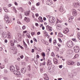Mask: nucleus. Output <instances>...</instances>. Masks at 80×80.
<instances>
[{"instance_id":"27","label":"nucleus","mask_w":80,"mask_h":80,"mask_svg":"<svg viewBox=\"0 0 80 80\" xmlns=\"http://www.w3.org/2000/svg\"><path fill=\"white\" fill-rule=\"evenodd\" d=\"M15 66L16 67V69H17V70H20V68H19V67L18 66V65H16Z\"/></svg>"},{"instance_id":"40","label":"nucleus","mask_w":80,"mask_h":80,"mask_svg":"<svg viewBox=\"0 0 80 80\" xmlns=\"http://www.w3.org/2000/svg\"><path fill=\"white\" fill-rule=\"evenodd\" d=\"M58 40L61 43H62V40H61V39L60 38H59Z\"/></svg>"},{"instance_id":"16","label":"nucleus","mask_w":80,"mask_h":80,"mask_svg":"<svg viewBox=\"0 0 80 80\" xmlns=\"http://www.w3.org/2000/svg\"><path fill=\"white\" fill-rule=\"evenodd\" d=\"M79 3H75V5H74V7H79Z\"/></svg>"},{"instance_id":"30","label":"nucleus","mask_w":80,"mask_h":80,"mask_svg":"<svg viewBox=\"0 0 80 80\" xmlns=\"http://www.w3.org/2000/svg\"><path fill=\"white\" fill-rule=\"evenodd\" d=\"M51 55L52 57H55V54H54V52H52L51 53Z\"/></svg>"},{"instance_id":"60","label":"nucleus","mask_w":80,"mask_h":80,"mask_svg":"<svg viewBox=\"0 0 80 80\" xmlns=\"http://www.w3.org/2000/svg\"><path fill=\"white\" fill-rule=\"evenodd\" d=\"M59 68H62V65H61V66H59Z\"/></svg>"},{"instance_id":"49","label":"nucleus","mask_w":80,"mask_h":80,"mask_svg":"<svg viewBox=\"0 0 80 80\" xmlns=\"http://www.w3.org/2000/svg\"><path fill=\"white\" fill-rule=\"evenodd\" d=\"M70 19H71V20H72V19H73V16H72V17H71L69 18Z\"/></svg>"},{"instance_id":"15","label":"nucleus","mask_w":80,"mask_h":80,"mask_svg":"<svg viewBox=\"0 0 80 80\" xmlns=\"http://www.w3.org/2000/svg\"><path fill=\"white\" fill-rule=\"evenodd\" d=\"M52 69L50 68V67H48V72H49V73H51L52 72Z\"/></svg>"},{"instance_id":"51","label":"nucleus","mask_w":80,"mask_h":80,"mask_svg":"<svg viewBox=\"0 0 80 80\" xmlns=\"http://www.w3.org/2000/svg\"><path fill=\"white\" fill-rule=\"evenodd\" d=\"M57 28L58 29H59V28H60V25H57Z\"/></svg>"},{"instance_id":"47","label":"nucleus","mask_w":80,"mask_h":80,"mask_svg":"<svg viewBox=\"0 0 80 80\" xmlns=\"http://www.w3.org/2000/svg\"><path fill=\"white\" fill-rule=\"evenodd\" d=\"M17 60L18 61H19L20 62V58H18L17 59Z\"/></svg>"},{"instance_id":"34","label":"nucleus","mask_w":80,"mask_h":80,"mask_svg":"<svg viewBox=\"0 0 80 80\" xmlns=\"http://www.w3.org/2000/svg\"><path fill=\"white\" fill-rule=\"evenodd\" d=\"M28 70H30V66H28Z\"/></svg>"},{"instance_id":"14","label":"nucleus","mask_w":80,"mask_h":80,"mask_svg":"<svg viewBox=\"0 0 80 80\" xmlns=\"http://www.w3.org/2000/svg\"><path fill=\"white\" fill-rule=\"evenodd\" d=\"M2 37H3L4 38H6L7 37V35L5 33H3L2 34Z\"/></svg>"},{"instance_id":"26","label":"nucleus","mask_w":80,"mask_h":80,"mask_svg":"<svg viewBox=\"0 0 80 80\" xmlns=\"http://www.w3.org/2000/svg\"><path fill=\"white\" fill-rule=\"evenodd\" d=\"M3 9H4L5 12H8V10H7V8H6L4 7Z\"/></svg>"},{"instance_id":"28","label":"nucleus","mask_w":80,"mask_h":80,"mask_svg":"<svg viewBox=\"0 0 80 80\" xmlns=\"http://www.w3.org/2000/svg\"><path fill=\"white\" fill-rule=\"evenodd\" d=\"M4 62L5 63H8V60L7 59H5L4 60Z\"/></svg>"},{"instance_id":"63","label":"nucleus","mask_w":80,"mask_h":80,"mask_svg":"<svg viewBox=\"0 0 80 80\" xmlns=\"http://www.w3.org/2000/svg\"><path fill=\"white\" fill-rule=\"evenodd\" d=\"M34 41L36 42H37V39H36L35 38H34Z\"/></svg>"},{"instance_id":"20","label":"nucleus","mask_w":80,"mask_h":80,"mask_svg":"<svg viewBox=\"0 0 80 80\" xmlns=\"http://www.w3.org/2000/svg\"><path fill=\"white\" fill-rule=\"evenodd\" d=\"M24 13L26 15H29V14H30V13H29L28 11H26Z\"/></svg>"},{"instance_id":"10","label":"nucleus","mask_w":80,"mask_h":80,"mask_svg":"<svg viewBox=\"0 0 80 80\" xmlns=\"http://www.w3.org/2000/svg\"><path fill=\"white\" fill-rule=\"evenodd\" d=\"M72 14L73 16H77V11L75 10H73L72 12Z\"/></svg>"},{"instance_id":"6","label":"nucleus","mask_w":80,"mask_h":80,"mask_svg":"<svg viewBox=\"0 0 80 80\" xmlns=\"http://www.w3.org/2000/svg\"><path fill=\"white\" fill-rule=\"evenodd\" d=\"M14 73L16 75H21V72L18 71H14Z\"/></svg>"},{"instance_id":"21","label":"nucleus","mask_w":80,"mask_h":80,"mask_svg":"<svg viewBox=\"0 0 80 80\" xmlns=\"http://www.w3.org/2000/svg\"><path fill=\"white\" fill-rule=\"evenodd\" d=\"M17 49V48H16L15 47H12V48H11V49L12 50H16V49Z\"/></svg>"},{"instance_id":"23","label":"nucleus","mask_w":80,"mask_h":80,"mask_svg":"<svg viewBox=\"0 0 80 80\" xmlns=\"http://www.w3.org/2000/svg\"><path fill=\"white\" fill-rule=\"evenodd\" d=\"M41 55L43 57H45V53L44 52H42Z\"/></svg>"},{"instance_id":"24","label":"nucleus","mask_w":80,"mask_h":80,"mask_svg":"<svg viewBox=\"0 0 80 80\" xmlns=\"http://www.w3.org/2000/svg\"><path fill=\"white\" fill-rule=\"evenodd\" d=\"M60 12H62L63 11V7H61L60 8Z\"/></svg>"},{"instance_id":"52","label":"nucleus","mask_w":80,"mask_h":80,"mask_svg":"<svg viewBox=\"0 0 80 80\" xmlns=\"http://www.w3.org/2000/svg\"><path fill=\"white\" fill-rule=\"evenodd\" d=\"M58 22H60V20L58 19V18H57V23H58Z\"/></svg>"},{"instance_id":"5","label":"nucleus","mask_w":80,"mask_h":80,"mask_svg":"<svg viewBox=\"0 0 80 80\" xmlns=\"http://www.w3.org/2000/svg\"><path fill=\"white\" fill-rule=\"evenodd\" d=\"M46 29L47 30L49 31V32H52V27L48 25L46 26Z\"/></svg>"},{"instance_id":"57","label":"nucleus","mask_w":80,"mask_h":80,"mask_svg":"<svg viewBox=\"0 0 80 80\" xmlns=\"http://www.w3.org/2000/svg\"><path fill=\"white\" fill-rule=\"evenodd\" d=\"M20 45H19V44H17V47H19V48H20Z\"/></svg>"},{"instance_id":"43","label":"nucleus","mask_w":80,"mask_h":80,"mask_svg":"<svg viewBox=\"0 0 80 80\" xmlns=\"http://www.w3.org/2000/svg\"><path fill=\"white\" fill-rule=\"evenodd\" d=\"M3 33V32L2 30L0 31V34H2V35Z\"/></svg>"},{"instance_id":"4","label":"nucleus","mask_w":80,"mask_h":80,"mask_svg":"<svg viewBox=\"0 0 80 80\" xmlns=\"http://www.w3.org/2000/svg\"><path fill=\"white\" fill-rule=\"evenodd\" d=\"M74 51L76 53H78L79 52V48L78 46H75L74 48Z\"/></svg>"},{"instance_id":"7","label":"nucleus","mask_w":80,"mask_h":80,"mask_svg":"<svg viewBox=\"0 0 80 80\" xmlns=\"http://www.w3.org/2000/svg\"><path fill=\"white\" fill-rule=\"evenodd\" d=\"M15 67L13 66H10V71L12 72L15 71Z\"/></svg>"},{"instance_id":"29","label":"nucleus","mask_w":80,"mask_h":80,"mask_svg":"<svg viewBox=\"0 0 80 80\" xmlns=\"http://www.w3.org/2000/svg\"><path fill=\"white\" fill-rule=\"evenodd\" d=\"M78 38L80 40V33L79 32H78Z\"/></svg>"},{"instance_id":"61","label":"nucleus","mask_w":80,"mask_h":80,"mask_svg":"<svg viewBox=\"0 0 80 80\" xmlns=\"http://www.w3.org/2000/svg\"><path fill=\"white\" fill-rule=\"evenodd\" d=\"M36 57L37 58H39V55H37Z\"/></svg>"},{"instance_id":"38","label":"nucleus","mask_w":80,"mask_h":80,"mask_svg":"<svg viewBox=\"0 0 80 80\" xmlns=\"http://www.w3.org/2000/svg\"><path fill=\"white\" fill-rule=\"evenodd\" d=\"M22 29H23L24 30L26 28V26H23L22 27Z\"/></svg>"},{"instance_id":"56","label":"nucleus","mask_w":80,"mask_h":80,"mask_svg":"<svg viewBox=\"0 0 80 80\" xmlns=\"http://www.w3.org/2000/svg\"><path fill=\"white\" fill-rule=\"evenodd\" d=\"M31 52H32V53H33V52H34V49H32Z\"/></svg>"},{"instance_id":"54","label":"nucleus","mask_w":80,"mask_h":80,"mask_svg":"<svg viewBox=\"0 0 80 80\" xmlns=\"http://www.w3.org/2000/svg\"><path fill=\"white\" fill-rule=\"evenodd\" d=\"M45 45H48V42H45Z\"/></svg>"},{"instance_id":"59","label":"nucleus","mask_w":80,"mask_h":80,"mask_svg":"<svg viewBox=\"0 0 80 80\" xmlns=\"http://www.w3.org/2000/svg\"><path fill=\"white\" fill-rule=\"evenodd\" d=\"M21 58V59H22L23 58V56L22 55L20 57Z\"/></svg>"},{"instance_id":"62","label":"nucleus","mask_w":80,"mask_h":80,"mask_svg":"<svg viewBox=\"0 0 80 80\" xmlns=\"http://www.w3.org/2000/svg\"><path fill=\"white\" fill-rule=\"evenodd\" d=\"M58 47H61V45L59 44V43L58 44Z\"/></svg>"},{"instance_id":"37","label":"nucleus","mask_w":80,"mask_h":80,"mask_svg":"<svg viewBox=\"0 0 80 80\" xmlns=\"http://www.w3.org/2000/svg\"><path fill=\"white\" fill-rule=\"evenodd\" d=\"M25 60L26 62H28V57H26L25 58Z\"/></svg>"},{"instance_id":"36","label":"nucleus","mask_w":80,"mask_h":80,"mask_svg":"<svg viewBox=\"0 0 80 80\" xmlns=\"http://www.w3.org/2000/svg\"><path fill=\"white\" fill-rule=\"evenodd\" d=\"M54 45H56L57 44V41L56 40H54Z\"/></svg>"},{"instance_id":"31","label":"nucleus","mask_w":80,"mask_h":80,"mask_svg":"<svg viewBox=\"0 0 80 80\" xmlns=\"http://www.w3.org/2000/svg\"><path fill=\"white\" fill-rule=\"evenodd\" d=\"M4 67H5L4 65H3L2 66L0 65V68L1 69H2L3 68H4Z\"/></svg>"},{"instance_id":"41","label":"nucleus","mask_w":80,"mask_h":80,"mask_svg":"<svg viewBox=\"0 0 80 80\" xmlns=\"http://www.w3.org/2000/svg\"><path fill=\"white\" fill-rule=\"evenodd\" d=\"M58 36L61 37H63V34H62V36H61V35H60V33H59V34H58Z\"/></svg>"},{"instance_id":"48","label":"nucleus","mask_w":80,"mask_h":80,"mask_svg":"<svg viewBox=\"0 0 80 80\" xmlns=\"http://www.w3.org/2000/svg\"><path fill=\"white\" fill-rule=\"evenodd\" d=\"M35 8L34 7H32L31 8V10H34Z\"/></svg>"},{"instance_id":"50","label":"nucleus","mask_w":80,"mask_h":80,"mask_svg":"<svg viewBox=\"0 0 80 80\" xmlns=\"http://www.w3.org/2000/svg\"><path fill=\"white\" fill-rule=\"evenodd\" d=\"M46 63V62L45 61H44L43 63H42V65H45V64Z\"/></svg>"},{"instance_id":"39","label":"nucleus","mask_w":80,"mask_h":80,"mask_svg":"<svg viewBox=\"0 0 80 80\" xmlns=\"http://www.w3.org/2000/svg\"><path fill=\"white\" fill-rule=\"evenodd\" d=\"M74 63V62H71V63L70 64V65H72Z\"/></svg>"},{"instance_id":"13","label":"nucleus","mask_w":80,"mask_h":80,"mask_svg":"<svg viewBox=\"0 0 80 80\" xmlns=\"http://www.w3.org/2000/svg\"><path fill=\"white\" fill-rule=\"evenodd\" d=\"M44 75L45 76V80H49V78H48V76H47V74H44Z\"/></svg>"},{"instance_id":"18","label":"nucleus","mask_w":80,"mask_h":80,"mask_svg":"<svg viewBox=\"0 0 80 80\" xmlns=\"http://www.w3.org/2000/svg\"><path fill=\"white\" fill-rule=\"evenodd\" d=\"M44 34H45V37H47V36H48V33H47V32L46 31H44Z\"/></svg>"},{"instance_id":"53","label":"nucleus","mask_w":80,"mask_h":80,"mask_svg":"<svg viewBox=\"0 0 80 80\" xmlns=\"http://www.w3.org/2000/svg\"><path fill=\"white\" fill-rule=\"evenodd\" d=\"M49 42L51 43L52 42V39H50L49 40Z\"/></svg>"},{"instance_id":"42","label":"nucleus","mask_w":80,"mask_h":80,"mask_svg":"<svg viewBox=\"0 0 80 80\" xmlns=\"http://www.w3.org/2000/svg\"><path fill=\"white\" fill-rule=\"evenodd\" d=\"M77 66H80V62H77Z\"/></svg>"},{"instance_id":"33","label":"nucleus","mask_w":80,"mask_h":80,"mask_svg":"<svg viewBox=\"0 0 80 80\" xmlns=\"http://www.w3.org/2000/svg\"><path fill=\"white\" fill-rule=\"evenodd\" d=\"M13 10H14V12H15V13H16L17 10H16V8H15V7H13Z\"/></svg>"},{"instance_id":"1","label":"nucleus","mask_w":80,"mask_h":80,"mask_svg":"<svg viewBox=\"0 0 80 80\" xmlns=\"http://www.w3.org/2000/svg\"><path fill=\"white\" fill-rule=\"evenodd\" d=\"M55 19L53 18L52 17H50L49 18V22L51 23H53L55 22Z\"/></svg>"},{"instance_id":"25","label":"nucleus","mask_w":80,"mask_h":80,"mask_svg":"<svg viewBox=\"0 0 80 80\" xmlns=\"http://www.w3.org/2000/svg\"><path fill=\"white\" fill-rule=\"evenodd\" d=\"M67 29L68 30V31H67V30H66L65 31H63V33H68V32H69V30H68V29L67 28Z\"/></svg>"},{"instance_id":"17","label":"nucleus","mask_w":80,"mask_h":80,"mask_svg":"<svg viewBox=\"0 0 80 80\" xmlns=\"http://www.w3.org/2000/svg\"><path fill=\"white\" fill-rule=\"evenodd\" d=\"M10 42V43H11V46H14V42H13V41L11 40Z\"/></svg>"},{"instance_id":"12","label":"nucleus","mask_w":80,"mask_h":80,"mask_svg":"<svg viewBox=\"0 0 80 80\" xmlns=\"http://www.w3.org/2000/svg\"><path fill=\"white\" fill-rule=\"evenodd\" d=\"M24 20L25 21L27 22V23H28V22H30V19H29V18H28L25 17L24 19Z\"/></svg>"},{"instance_id":"9","label":"nucleus","mask_w":80,"mask_h":80,"mask_svg":"<svg viewBox=\"0 0 80 80\" xmlns=\"http://www.w3.org/2000/svg\"><path fill=\"white\" fill-rule=\"evenodd\" d=\"M26 68H22L21 70V73H25V72H26Z\"/></svg>"},{"instance_id":"58","label":"nucleus","mask_w":80,"mask_h":80,"mask_svg":"<svg viewBox=\"0 0 80 80\" xmlns=\"http://www.w3.org/2000/svg\"><path fill=\"white\" fill-rule=\"evenodd\" d=\"M8 7H11V6H12V4H9L8 5Z\"/></svg>"},{"instance_id":"19","label":"nucleus","mask_w":80,"mask_h":80,"mask_svg":"<svg viewBox=\"0 0 80 80\" xmlns=\"http://www.w3.org/2000/svg\"><path fill=\"white\" fill-rule=\"evenodd\" d=\"M53 61L55 64H57L58 63V60L57 59H55L54 60H53Z\"/></svg>"},{"instance_id":"55","label":"nucleus","mask_w":80,"mask_h":80,"mask_svg":"<svg viewBox=\"0 0 80 80\" xmlns=\"http://www.w3.org/2000/svg\"><path fill=\"white\" fill-rule=\"evenodd\" d=\"M40 32H38L37 33V35H40Z\"/></svg>"},{"instance_id":"32","label":"nucleus","mask_w":80,"mask_h":80,"mask_svg":"<svg viewBox=\"0 0 80 80\" xmlns=\"http://www.w3.org/2000/svg\"><path fill=\"white\" fill-rule=\"evenodd\" d=\"M72 19H71L70 18H69V19L68 20V22H69V23H71V22H72Z\"/></svg>"},{"instance_id":"11","label":"nucleus","mask_w":80,"mask_h":80,"mask_svg":"<svg viewBox=\"0 0 80 80\" xmlns=\"http://www.w3.org/2000/svg\"><path fill=\"white\" fill-rule=\"evenodd\" d=\"M47 4L49 5H51L53 3V2L52 1H50V0L46 2Z\"/></svg>"},{"instance_id":"46","label":"nucleus","mask_w":80,"mask_h":80,"mask_svg":"<svg viewBox=\"0 0 80 80\" xmlns=\"http://www.w3.org/2000/svg\"><path fill=\"white\" fill-rule=\"evenodd\" d=\"M31 34L33 36V35H35V32H31Z\"/></svg>"},{"instance_id":"2","label":"nucleus","mask_w":80,"mask_h":80,"mask_svg":"<svg viewBox=\"0 0 80 80\" xmlns=\"http://www.w3.org/2000/svg\"><path fill=\"white\" fill-rule=\"evenodd\" d=\"M9 17H8L7 16H5L4 17V20L5 21L7 22V23H10L12 22V21L10 20H8Z\"/></svg>"},{"instance_id":"3","label":"nucleus","mask_w":80,"mask_h":80,"mask_svg":"<svg viewBox=\"0 0 80 80\" xmlns=\"http://www.w3.org/2000/svg\"><path fill=\"white\" fill-rule=\"evenodd\" d=\"M67 46L68 47H73V42L72 41L68 42L67 43Z\"/></svg>"},{"instance_id":"22","label":"nucleus","mask_w":80,"mask_h":80,"mask_svg":"<svg viewBox=\"0 0 80 80\" xmlns=\"http://www.w3.org/2000/svg\"><path fill=\"white\" fill-rule=\"evenodd\" d=\"M34 61L35 63H38V60L37 58H34Z\"/></svg>"},{"instance_id":"64","label":"nucleus","mask_w":80,"mask_h":80,"mask_svg":"<svg viewBox=\"0 0 80 80\" xmlns=\"http://www.w3.org/2000/svg\"><path fill=\"white\" fill-rule=\"evenodd\" d=\"M2 26L1 25H0V30H1V29H2Z\"/></svg>"},{"instance_id":"35","label":"nucleus","mask_w":80,"mask_h":80,"mask_svg":"<svg viewBox=\"0 0 80 80\" xmlns=\"http://www.w3.org/2000/svg\"><path fill=\"white\" fill-rule=\"evenodd\" d=\"M38 19L40 20V22H41L42 23H43V19H40V18H39Z\"/></svg>"},{"instance_id":"45","label":"nucleus","mask_w":80,"mask_h":80,"mask_svg":"<svg viewBox=\"0 0 80 80\" xmlns=\"http://www.w3.org/2000/svg\"><path fill=\"white\" fill-rule=\"evenodd\" d=\"M72 41H74V42H76V41H77V40L75 38L72 39Z\"/></svg>"},{"instance_id":"44","label":"nucleus","mask_w":80,"mask_h":80,"mask_svg":"<svg viewBox=\"0 0 80 80\" xmlns=\"http://www.w3.org/2000/svg\"><path fill=\"white\" fill-rule=\"evenodd\" d=\"M40 5V2H38V3H37L36 4V5H37V6H39V5Z\"/></svg>"},{"instance_id":"8","label":"nucleus","mask_w":80,"mask_h":80,"mask_svg":"<svg viewBox=\"0 0 80 80\" xmlns=\"http://www.w3.org/2000/svg\"><path fill=\"white\" fill-rule=\"evenodd\" d=\"M47 65L48 66H51V67H52V62H51V61L50 60H48V61L47 62Z\"/></svg>"}]
</instances>
